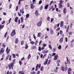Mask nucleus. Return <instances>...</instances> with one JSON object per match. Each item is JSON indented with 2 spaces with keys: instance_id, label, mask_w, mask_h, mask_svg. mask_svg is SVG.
<instances>
[{
  "instance_id": "1",
  "label": "nucleus",
  "mask_w": 74,
  "mask_h": 74,
  "mask_svg": "<svg viewBox=\"0 0 74 74\" xmlns=\"http://www.w3.org/2000/svg\"><path fill=\"white\" fill-rule=\"evenodd\" d=\"M14 66V65L13 64V63H11V64H9L8 65V67H9V69H13V66Z\"/></svg>"
},
{
  "instance_id": "2",
  "label": "nucleus",
  "mask_w": 74,
  "mask_h": 74,
  "mask_svg": "<svg viewBox=\"0 0 74 74\" xmlns=\"http://www.w3.org/2000/svg\"><path fill=\"white\" fill-rule=\"evenodd\" d=\"M42 22V19H41V20H40V21L38 22L37 23V26H40L41 25Z\"/></svg>"
},
{
  "instance_id": "3",
  "label": "nucleus",
  "mask_w": 74,
  "mask_h": 74,
  "mask_svg": "<svg viewBox=\"0 0 74 74\" xmlns=\"http://www.w3.org/2000/svg\"><path fill=\"white\" fill-rule=\"evenodd\" d=\"M15 31V30H14L12 31V32L11 35L12 37H13L16 34Z\"/></svg>"
},
{
  "instance_id": "4",
  "label": "nucleus",
  "mask_w": 74,
  "mask_h": 74,
  "mask_svg": "<svg viewBox=\"0 0 74 74\" xmlns=\"http://www.w3.org/2000/svg\"><path fill=\"white\" fill-rule=\"evenodd\" d=\"M66 59H67V61H66L65 62V64L66 65L65 66H66V64H67V63H69V64H70V62L69 61L70 60H69V59H68V57H66ZM68 60H69V61H68Z\"/></svg>"
},
{
  "instance_id": "5",
  "label": "nucleus",
  "mask_w": 74,
  "mask_h": 74,
  "mask_svg": "<svg viewBox=\"0 0 74 74\" xmlns=\"http://www.w3.org/2000/svg\"><path fill=\"white\" fill-rule=\"evenodd\" d=\"M35 14L36 16H38V10H36Z\"/></svg>"
},
{
  "instance_id": "6",
  "label": "nucleus",
  "mask_w": 74,
  "mask_h": 74,
  "mask_svg": "<svg viewBox=\"0 0 74 74\" xmlns=\"http://www.w3.org/2000/svg\"><path fill=\"white\" fill-rule=\"evenodd\" d=\"M4 49L3 48H2L1 49L0 51V53L1 54H2V53H3V52H4Z\"/></svg>"
},
{
  "instance_id": "7",
  "label": "nucleus",
  "mask_w": 74,
  "mask_h": 74,
  "mask_svg": "<svg viewBox=\"0 0 74 74\" xmlns=\"http://www.w3.org/2000/svg\"><path fill=\"white\" fill-rule=\"evenodd\" d=\"M68 73L69 74H71V69L69 68L68 69Z\"/></svg>"
},
{
  "instance_id": "8",
  "label": "nucleus",
  "mask_w": 74,
  "mask_h": 74,
  "mask_svg": "<svg viewBox=\"0 0 74 74\" xmlns=\"http://www.w3.org/2000/svg\"><path fill=\"white\" fill-rule=\"evenodd\" d=\"M63 11L64 13L65 14H66V12H67V10H66V8H64Z\"/></svg>"
},
{
  "instance_id": "9",
  "label": "nucleus",
  "mask_w": 74,
  "mask_h": 74,
  "mask_svg": "<svg viewBox=\"0 0 74 74\" xmlns=\"http://www.w3.org/2000/svg\"><path fill=\"white\" fill-rule=\"evenodd\" d=\"M31 8L32 9H33L34 8V5L33 3H31L30 4Z\"/></svg>"
},
{
  "instance_id": "10",
  "label": "nucleus",
  "mask_w": 74,
  "mask_h": 74,
  "mask_svg": "<svg viewBox=\"0 0 74 74\" xmlns=\"http://www.w3.org/2000/svg\"><path fill=\"white\" fill-rule=\"evenodd\" d=\"M51 7H49V9L48 11H50L52 9V8H53V6L51 5Z\"/></svg>"
},
{
  "instance_id": "11",
  "label": "nucleus",
  "mask_w": 74,
  "mask_h": 74,
  "mask_svg": "<svg viewBox=\"0 0 74 74\" xmlns=\"http://www.w3.org/2000/svg\"><path fill=\"white\" fill-rule=\"evenodd\" d=\"M63 41V38H61L60 39V40L59 41L60 43H62Z\"/></svg>"
},
{
  "instance_id": "12",
  "label": "nucleus",
  "mask_w": 74,
  "mask_h": 74,
  "mask_svg": "<svg viewBox=\"0 0 74 74\" xmlns=\"http://www.w3.org/2000/svg\"><path fill=\"white\" fill-rule=\"evenodd\" d=\"M59 8H63V5L61 4H59Z\"/></svg>"
},
{
  "instance_id": "13",
  "label": "nucleus",
  "mask_w": 74,
  "mask_h": 74,
  "mask_svg": "<svg viewBox=\"0 0 74 74\" xmlns=\"http://www.w3.org/2000/svg\"><path fill=\"white\" fill-rule=\"evenodd\" d=\"M61 69L63 71H64V67L63 66H62L61 67Z\"/></svg>"
},
{
  "instance_id": "14",
  "label": "nucleus",
  "mask_w": 74,
  "mask_h": 74,
  "mask_svg": "<svg viewBox=\"0 0 74 74\" xmlns=\"http://www.w3.org/2000/svg\"><path fill=\"white\" fill-rule=\"evenodd\" d=\"M64 2V1H62V0H61L60 1V3H59L60 4H63V3Z\"/></svg>"
},
{
  "instance_id": "15",
  "label": "nucleus",
  "mask_w": 74,
  "mask_h": 74,
  "mask_svg": "<svg viewBox=\"0 0 74 74\" xmlns=\"http://www.w3.org/2000/svg\"><path fill=\"white\" fill-rule=\"evenodd\" d=\"M49 6V5L48 4L45 7V9L47 10L48 9V6Z\"/></svg>"
},
{
  "instance_id": "16",
  "label": "nucleus",
  "mask_w": 74,
  "mask_h": 74,
  "mask_svg": "<svg viewBox=\"0 0 74 74\" xmlns=\"http://www.w3.org/2000/svg\"><path fill=\"white\" fill-rule=\"evenodd\" d=\"M63 26V21H62L60 23V27H61Z\"/></svg>"
},
{
  "instance_id": "17",
  "label": "nucleus",
  "mask_w": 74,
  "mask_h": 74,
  "mask_svg": "<svg viewBox=\"0 0 74 74\" xmlns=\"http://www.w3.org/2000/svg\"><path fill=\"white\" fill-rule=\"evenodd\" d=\"M48 52V50H44V51H43L42 52V53H47Z\"/></svg>"
},
{
  "instance_id": "18",
  "label": "nucleus",
  "mask_w": 74,
  "mask_h": 74,
  "mask_svg": "<svg viewBox=\"0 0 74 74\" xmlns=\"http://www.w3.org/2000/svg\"><path fill=\"white\" fill-rule=\"evenodd\" d=\"M52 58V55L51 54H49L48 55V59H51Z\"/></svg>"
},
{
  "instance_id": "19",
  "label": "nucleus",
  "mask_w": 74,
  "mask_h": 74,
  "mask_svg": "<svg viewBox=\"0 0 74 74\" xmlns=\"http://www.w3.org/2000/svg\"><path fill=\"white\" fill-rule=\"evenodd\" d=\"M18 38H17L16 39L15 43L16 44H18Z\"/></svg>"
},
{
  "instance_id": "20",
  "label": "nucleus",
  "mask_w": 74,
  "mask_h": 74,
  "mask_svg": "<svg viewBox=\"0 0 74 74\" xmlns=\"http://www.w3.org/2000/svg\"><path fill=\"white\" fill-rule=\"evenodd\" d=\"M18 73H19V74L21 73V74H24V72H23V71H19Z\"/></svg>"
},
{
  "instance_id": "21",
  "label": "nucleus",
  "mask_w": 74,
  "mask_h": 74,
  "mask_svg": "<svg viewBox=\"0 0 74 74\" xmlns=\"http://www.w3.org/2000/svg\"><path fill=\"white\" fill-rule=\"evenodd\" d=\"M58 55H57L55 56V57L54 58V60H56V59H57V58H58Z\"/></svg>"
},
{
  "instance_id": "22",
  "label": "nucleus",
  "mask_w": 74,
  "mask_h": 74,
  "mask_svg": "<svg viewBox=\"0 0 74 74\" xmlns=\"http://www.w3.org/2000/svg\"><path fill=\"white\" fill-rule=\"evenodd\" d=\"M40 36H41V33L39 32L38 34L37 37H40Z\"/></svg>"
},
{
  "instance_id": "23",
  "label": "nucleus",
  "mask_w": 74,
  "mask_h": 74,
  "mask_svg": "<svg viewBox=\"0 0 74 74\" xmlns=\"http://www.w3.org/2000/svg\"><path fill=\"white\" fill-rule=\"evenodd\" d=\"M32 49H36V47L35 46H33L32 47Z\"/></svg>"
},
{
  "instance_id": "24",
  "label": "nucleus",
  "mask_w": 74,
  "mask_h": 74,
  "mask_svg": "<svg viewBox=\"0 0 74 74\" xmlns=\"http://www.w3.org/2000/svg\"><path fill=\"white\" fill-rule=\"evenodd\" d=\"M6 52L7 53H8L9 52H10V49H9L8 50H6Z\"/></svg>"
},
{
  "instance_id": "25",
  "label": "nucleus",
  "mask_w": 74,
  "mask_h": 74,
  "mask_svg": "<svg viewBox=\"0 0 74 74\" xmlns=\"http://www.w3.org/2000/svg\"><path fill=\"white\" fill-rule=\"evenodd\" d=\"M49 48H50V49H51V50H52V46H51V45H49Z\"/></svg>"
},
{
  "instance_id": "26",
  "label": "nucleus",
  "mask_w": 74,
  "mask_h": 74,
  "mask_svg": "<svg viewBox=\"0 0 74 74\" xmlns=\"http://www.w3.org/2000/svg\"><path fill=\"white\" fill-rule=\"evenodd\" d=\"M26 18H29V14H27L26 15Z\"/></svg>"
},
{
  "instance_id": "27",
  "label": "nucleus",
  "mask_w": 74,
  "mask_h": 74,
  "mask_svg": "<svg viewBox=\"0 0 74 74\" xmlns=\"http://www.w3.org/2000/svg\"><path fill=\"white\" fill-rule=\"evenodd\" d=\"M30 44H31L33 45L34 44L35 42L33 41H32L30 42Z\"/></svg>"
},
{
  "instance_id": "28",
  "label": "nucleus",
  "mask_w": 74,
  "mask_h": 74,
  "mask_svg": "<svg viewBox=\"0 0 74 74\" xmlns=\"http://www.w3.org/2000/svg\"><path fill=\"white\" fill-rule=\"evenodd\" d=\"M42 45L44 47H45L47 46V44H45V43H43L42 44Z\"/></svg>"
},
{
  "instance_id": "29",
  "label": "nucleus",
  "mask_w": 74,
  "mask_h": 74,
  "mask_svg": "<svg viewBox=\"0 0 74 74\" xmlns=\"http://www.w3.org/2000/svg\"><path fill=\"white\" fill-rule=\"evenodd\" d=\"M4 27V25H0V29H3Z\"/></svg>"
},
{
  "instance_id": "30",
  "label": "nucleus",
  "mask_w": 74,
  "mask_h": 74,
  "mask_svg": "<svg viewBox=\"0 0 74 74\" xmlns=\"http://www.w3.org/2000/svg\"><path fill=\"white\" fill-rule=\"evenodd\" d=\"M11 20V19H9V21H8L9 23H7V25H8V24H9V23H10Z\"/></svg>"
},
{
  "instance_id": "31",
  "label": "nucleus",
  "mask_w": 74,
  "mask_h": 74,
  "mask_svg": "<svg viewBox=\"0 0 74 74\" xmlns=\"http://www.w3.org/2000/svg\"><path fill=\"white\" fill-rule=\"evenodd\" d=\"M31 57V55H30V54H29L27 57V58L28 59H29Z\"/></svg>"
},
{
  "instance_id": "32",
  "label": "nucleus",
  "mask_w": 74,
  "mask_h": 74,
  "mask_svg": "<svg viewBox=\"0 0 74 74\" xmlns=\"http://www.w3.org/2000/svg\"><path fill=\"white\" fill-rule=\"evenodd\" d=\"M50 33L51 34H52L53 33V30L51 29V30Z\"/></svg>"
},
{
  "instance_id": "33",
  "label": "nucleus",
  "mask_w": 74,
  "mask_h": 74,
  "mask_svg": "<svg viewBox=\"0 0 74 74\" xmlns=\"http://www.w3.org/2000/svg\"><path fill=\"white\" fill-rule=\"evenodd\" d=\"M60 34H63V32H62V30H60Z\"/></svg>"
},
{
  "instance_id": "34",
  "label": "nucleus",
  "mask_w": 74,
  "mask_h": 74,
  "mask_svg": "<svg viewBox=\"0 0 74 74\" xmlns=\"http://www.w3.org/2000/svg\"><path fill=\"white\" fill-rule=\"evenodd\" d=\"M53 3V1H52L50 2V3L49 4V6H51V4Z\"/></svg>"
},
{
  "instance_id": "35",
  "label": "nucleus",
  "mask_w": 74,
  "mask_h": 74,
  "mask_svg": "<svg viewBox=\"0 0 74 74\" xmlns=\"http://www.w3.org/2000/svg\"><path fill=\"white\" fill-rule=\"evenodd\" d=\"M37 42H38V39H37L35 42V45H37Z\"/></svg>"
},
{
  "instance_id": "36",
  "label": "nucleus",
  "mask_w": 74,
  "mask_h": 74,
  "mask_svg": "<svg viewBox=\"0 0 74 74\" xmlns=\"http://www.w3.org/2000/svg\"><path fill=\"white\" fill-rule=\"evenodd\" d=\"M9 57H10V55H9L6 57V60H8V58H9Z\"/></svg>"
},
{
  "instance_id": "37",
  "label": "nucleus",
  "mask_w": 74,
  "mask_h": 74,
  "mask_svg": "<svg viewBox=\"0 0 74 74\" xmlns=\"http://www.w3.org/2000/svg\"><path fill=\"white\" fill-rule=\"evenodd\" d=\"M15 60H14L13 61V62H12V63H13V64L14 65V64H15Z\"/></svg>"
},
{
  "instance_id": "38",
  "label": "nucleus",
  "mask_w": 74,
  "mask_h": 74,
  "mask_svg": "<svg viewBox=\"0 0 74 74\" xmlns=\"http://www.w3.org/2000/svg\"><path fill=\"white\" fill-rule=\"evenodd\" d=\"M12 55L13 56V57L14 58H15V54H12Z\"/></svg>"
},
{
  "instance_id": "39",
  "label": "nucleus",
  "mask_w": 74,
  "mask_h": 74,
  "mask_svg": "<svg viewBox=\"0 0 74 74\" xmlns=\"http://www.w3.org/2000/svg\"><path fill=\"white\" fill-rule=\"evenodd\" d=\"M62 47H61V45H60L58 47V48L59 49H60Z\"/></svg>"
},
{
  "instance_id": "40",
  "label": "nucleus",
  "mask_w": 74,
  "mask_h": 74,
  "mask_svg": "<svg viewBox=\"0 0 74 74\" xmlns=\"http://www.w3.org/2000/svg\"><path fill=\"white\" fill-rule=\"evenodd\" d=\"M27 47H28V46H27V44H26L25 45V49H27Z\"/></svg>"
},
{
  "instance_id": "41",
  "label": "nucleus",
  "mask_w": 74,
  "mask_h": 74,
  "mask_svg": "<svg viewBox=\"0 0 74 74\" xmlns=\"http://www.w3.org/2000/svg\"><path fill=\"white\" fill-rule=\"evenodd\" d=\"M56 51V48H54L53 49V52H55Z\"/></svg>"
},
{
  "instance_id": "42",
  "label": "nucleus",
  "mask_w": 74,
  "mask_h": 74,
  "mask_svg": "<svg viewBox=\"0 0 74 74\" xmlns=\"http://www.w3.org/2000/svg\"><path fill=\"white\" fill-rule=\"evenodd\" d=\"M42 3V1L41 0H40L39 2V4H41Z\"/></svg>"
},
{
  "instance_id": "43",
  "label": "nucleus",
  "mask_w": 74,
  "mask_h": 74,
  "mask_svg": "<svg viewBox=\"0 0 74 74\" xmlns=\"http://www.w3.org/2000/svg\"><path fill=\"white\" fill-rule=\"evenodd\" d=\"M41 47H40L39 46L38 47V51H41Z\"/></svg>"
},
{
  "instance_id": "44",
  "label": "nucleus",
  "mask_w": 74,
  "mask_h": 74,
  "mask_svg": "<svg viewBox=\"0 0 74 74\" xmlns=\"http://www.w3.org/2000/svg\"><path fill=\"white\" fill-rule=\"evenodd\" d=\"M18 4H19V5H20V4H21V0H19L18 2Z\"/></svg>"
},
{
  "instance_id": "45",
  "label": "nucleus",
  "mask_w": 74,
  "mask_h": 74,
  "mask_svg": "<svg viewBox=\"0 0 74 74\" xmlns=\"http://www.w3.org/2000/svg\"><path fill=\"white\" fill-rule=\"evenodd\" d=\"M12 7V4H10L9 5V9H10V8H11Z\"/></svg>"
},
{
  "instance_id": "46",
  "label": "nucleus",
  "mask_w": 74,
  "mask_h": 74,
  "mask_svg": "<svg viewBox=\"0 0 74 74\" xmlns=\"http://www.w3.org/2000/svg\"><path fill=\"white\" fill-rule=\"evenodd\" d=\"M43 8V6L42 5L40 7V10H42V8Z\"/></svg>"
},
{
  "instance_id": "47",
  "label": "nucleus",
  "mask_w": 74,
  "mask_h": 74,
  "mask_svg": "<svg viewBox=\"0 0 74 74\" xmlns=\"http://www.w3.org/2000/svg\"><path fill=\"white\" fill-rule=\"evenodd\" d=\"M50 62H51V60H50L48 61V64H49V63H50Z\"/></svg>"
},
{
  "instance_id": "48",
  "label": "nucleus",
  "mask_w": 74,
  "mask_h": 74,
  "mask_svg": "<svg viewBox=\"0 0 74 74\" xmlns=\"http://www.w3.org/2000/svg\"><path fill=\"white\" fill-rule=\"evenodd\" d=\"M38 68H40V67H41V64H38Z\"/></svg>"
},
{
  "instance_id": "49",
  "label": "nucleus",
  "mask_w": 74,
  "mask_h": 74,
  "mask_svg": "<svg viewBox=\"0 0 74 74\" xmlns=\"http://www.w3.org/2000/svg\"><path fill=\"white\" fill-rule=\"evenodd\" d=\"M43 70V67L42 66L40 68V70L42 71Z\"/></svg>"
},
{
  "instance_id": "50",
  "label": "nucleus",
  "mask_w": 74,
  "mask_h": 74,
  "mask_svg": "<svg viewBox=\"0 0 74 74\" xmlns=\"http://www.w3.org/2000/svg\"><path fill=\"white\" fill-rule=\"evenodd\" d=\"M23 43H24L23 41H21V45H23Z\"/></svg>"
},
{
  "instance_id": "51",
  "label": "nucleus",
  "mask_w": 74,
  "mask_h": 74,
  "mask_svg": "<svg viewBox=\"0 0 74 74\" xmlns=\"http://www.w3.org/2000/svg\"><path fill=\"white\" fill-rule=\"evenodd\" d=\"M56 11L58 12L59 11V9L58 8H57L56 9Z\"/></svg>"
},
{
  "instance_id": "52",
  "label": "nucleus",
  "mask_w": 74,
  "mask_h": 74,
  "mask_svg": "<svg viewBox=\"0 0 74 74\" xmlns=\"http://www.w3.org/2000/svg\"><path fill=\"white\" fill-rule=\"evenodd\" d=\"M14 21L16 22H18V19H15Z\"/></svg>"
},
{
  "instance_id": "53",
  "label": "nucleus",
  "mask_w": 74,
  "mask_h": 74,
  "mask_svg": "<svg viewBox=\"0 0 74 74\" xmlns=\"http://www.w3.org/2000/svg\"><path fill=\"white\" fill-rule=\"evenodd\" d=\"M67 69H68V68H67V67H65L64 68V70H65V71H66V70H67Z\"/></svg>"
},
{
  "instance_id": "54",
  "label": "nucleus",
  "mask_w": 74,
  "mask_h": 74,
  "mask_svg": "<svg viewBox=\"0 0 74 74\" xmlns=\"http://www.w3.org/2000/svg\"><path fill=\"white\" fill-rule=\"evenodd\" d=\"M2 46H3V47H4V48L5 47V45L4 43H3Z\"/></svg>"
},
{
  "instance_id": "55",
  "label": "nucleus",
  "mask_w": 74,
  "mask_h": 74,
  "mask_svg": "<svg viewBox=\"0 0 74 74\" xmlns=\"http://www.w3.org/2000/svg\"><path fill=\"white\" fill-rule=\"evenodd\" d=\"M19 63L20 65H21L22 64V62L21 61H19Z\"/></svg>"
},
{
  "instance_id": "56",
  "label": "nucleus",
  "mask_w": 74,
  "mask_h": 74,
  "mask_svg": "<svg viewBox=\"0 0 74 74\" xmlns=\"http://www.w3.org/2000/svg\"><path fill=\"white\" fill-rule=\"evenodd\" d=\"M73 34V32H70L69 33V35H71Z\"/></svg>"
},
{
  "instance_id": "57",
  "label": "nucleus",
  "mask_w": 74,
  "mask_h": 74,
  "mask_svg": "<svg viewBox=\"0 0 74 74\" xmlns=\"http://www.w3.org/2000/svg\"><path fill=\"white\" fill-rule=\"evenodd\" d=\"M33 36L34 39H35V40H36V36H35L34 35H33Z\"/></svg>"
},
{
  "instance_id": "58",
  "label": "nucleus",
  "mask_w": 74,
  "mask_h": 74,
  "mask_svg": "<svg viewBox=\"0 0 74 74\" xmlns=\"http://www.w3.org/2000/svg\"><path fill=\"white\" fill-rule=\"evenodd\" d=\"M3 14L4 15H7V13L5 12H3Z\"/></svg>"
},
{
  "instance_id": "59",
  "label": "nucleus",
  "mask_w": 74,
  "mask_h": 74,
  "mask_svg": "<svg viewBox=\"0 0 74 74\" xmlns=\"http://www.w3.org/2000/svg\"><path fill=\"white\" fill-rule=\"evenodd\" d=\"M47 64V62H45L44 63V65H45Z\"/></svg>"
},
{
  "instance_id": "60",
  "label": "nucleus",
  "mask_w": 74,
  "mask_h": 74,
  "mask_svg": "<svg viewBox=\"0 0 74 74\" xmlns=\"http://www.w3.org/2000/svg\"><path fill=\"white\" fill-rule=\"evenodd\" d=\"M72 26H73V23H71L70 25L71 27H72Z\"/></svg>"
},
{
  "instance_id": "61",
  "label": "nucleus",
  "mask_w": 74,
  "mask_h": 74,
  "mask_svg": "<svg viewBox=\"0 0 74 74\" xmlns=\"http://www.w3.org/2000/svg\"><path fill=\"white\" fill-rule=\"evenodd\" d=\"M23 19H21V22L22 23V22H23Z\"/></svg>"
},
{
  "instance_id": "62",
  "label": "nucleus",
  "mask_w": 74,
  "mask_h": 74,
  "mask_svg": "<svg viewBox=\"0 0 74 74\" xmlns=\"http://www.w3.org/2000/svg\"><path fill=\"white\" fill-rule=\"evenodd\" d=\"M18 16H21V14H19V12H18Z\"/></svg>"
},
{
  "instance_id": "63",
  "label": "nucleus",
  "mask_w": 74,
  "mask_h": 74,
  "mask_svg": "<svg viewBox=\"0 0 74 74\" xmlns=\"http://www.w3.org/2000/svg\"><path fill=\"white\" fill-rule=\"evenodd\" d=\"M23 11V10H20V13H22V11Z\"/></svg>"
},
{
  "instance_id": "64",
  "label": "nucleus",
  "mask_w": 74,
  "mask_h": 74,
  "mask_svg": "<svg viewBox=\"0 0 74 74\" xmlns=\"http://www.w3.org/2000/svg\"><path fill=\"white\" fill-rule=\"evenodd\" d=\"M40 71H38L37 72L36 74H40Z\"/></svg>"
}]
</instances>
